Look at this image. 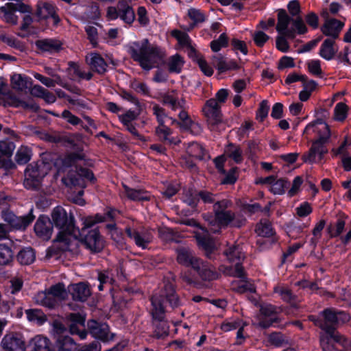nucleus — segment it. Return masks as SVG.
I'll list each match as a JSON object with an SVG mask.
<instances>
[{"mask_svg":"<svg viewBox=\"0 0 351 351\" xmlns=\"http://www.w3.org/2000/svg\"><path fill=\"white\" fill-rule=\"evenodd\" d=\"M165 298L172 308L180 305L179 298L176 293L173 285L170 282L165 285L161 295H154L152 298L153 324L155 327V335L158 338L166 336L169 333V326L165 320V306L163 305Z\"/></svg>","mask_w":351,"mask_h":351,"instance_id":"1","label":"nucleus"},{"mask_svg":"<svg viewBox=\"0 0 351 351\" xmlns=\"http://www.w3.org/2000/svg\"><path fill=\"white\" fill-rule=\"evenodd\" d=\"M52 223L60 230L55 243H58L57 247L62 251L71 250V240H75L80 234L74 224V217L71 213H68L62 206L55 207L51 214Z\"/></svg>","mask_w":351,"mask_h":351,"instance_id":"2","label":"nucleus"},{"mask_svg":"<svg viewBox=\"0 0 351 351\" xmlns=\"http://www.w3.org/2000/svg\"><path fill=\"white\" fill-rule=\"evenodd\" d=\"M129 53L132 58L146 71L165 63V52L158 46L151 45L147 39L141 43H133L129 47Z\"/></svg>","mask_w":351,"mask_h":351,"instance_id":"3","label":"nucleus"},{"mask_svg":"<svg viewBox=\"0 0 351 351\" xmlns=\"http://www.w3.org/2000/svg\"><path fill=\"white\" fill-rule=\"evenodd\" d=\"M105 217H101V215L97 214L94 217H88L84 221V227L80 231V234L75 240H71V246L73 243H76L80 240V243L89 249L91 252H100L104 247L103 241L101 239L98 230L93 229L88 230V228L94 226L96 223L104 221ZM71 250H73L71 247Z\"/></svg>","mask_w":351,"mask_h":351,"instance_id":"4","label":"nucleus"},{"mask_svg":"<svg viewBox=\"0 0 351 351\" xmlns=\"http://www.w3.org/2000/svg\"><path fill=\"white\" fill-rule=\"evenodd\" d=\"M232 203L228 199L217 201L213 205L214 216L209 217L206 220L208 222V230L206 232L218 233L221 228L227 227L235 218V214L227 210Z\"/></svg>","mask_w":351,"mask_h":351,"instance_id":"5","label":"nucleus"},{"mask_svg":"<svg viewBox=\"0 0 351 351\" xmlns=\"http://www.w3.org/2000/svg\"><path fill=\"white\" fill-rule=\"evenodd\" d=\"M322 323H318L319 327L324 331L320 335L340 334L336 328L341 324L350 320V316L343 311H337L332 308H326L321 313Z\"/></svg>","mask_w":351,"mask_h":351,"instance_id":"6","label":"nucleus"},{"mask_svg":"<svg viewBox=\"0 0 351 351\" xmlns=\"http://www.w3.org/2000/svg\"><path fill=\"white\" fill-rule=\"evenodd\" d=\"M44 167L43 162L40 164H30L25 171V179L23 184L29 190L40 191H42V181L46 175V172L42 169Z\"/></svg>","mask_w":351,"mask_h":351,"instance_id":"7","label":"nucleus"},{"mask_svg":"<svg viewBox=\"0 0 351 351\" xmlns=\"http://www.w3.org/2000/svg\"><path fill=\"white\" fill-rule=\"evenodd\" d=\"M224 254L230 262H235V265L234 267H225L221 271L226 275L244 278L245 273L243 267L241 265V261L244 258L242 249L239 245H233L226 250Z\"/></svg>","mask_w":351,"mask_h":351,"instance_id":"8","label":"nucleus"},{"mask_svg":"<svg viewBox=\"0 0 351 351\" xmlns=\"http://www.w3.org/2000/svg\"><path fill=\"white\" fill-rule=\"evenodd\" d=\"M106 17L109 20L120 18L126 24L131 25L135 19V13L127 1L120 0L116 6L107 8Z\"/></svg>","mask_w":351,"mask_h":351,"instance_id":"9","label":"nucleus"},{"mask_svg":"<svg viewBox=\"0 0 351 351\" xmlns=\"http://www.w3.org/2000/svg\"><path fill=\"white\" fill-rule=\"evenodd\" d=\"M84 178L91 182L95 180L94 174L90 170L80 167H77L75 171H69L66 177L62 178V181L69 187L79 186L84 188Z\"/></svg>","mask_w":351,"mask_h":351,"instance_id":"10","label":"nucleus"},{"mask_svg":"<svg viewBox=\"0 0 351 351\" xmlns=\"http://www.w3.org/2000/svg\"><path fill=\"white\" fill-rule=\"evenodd\" d=\"M204 115L211 130H215L216 127L222 121L221 106L215 99H210L206 101L202 108Z\"/></svg>","mask_w":351,"mask_h":351,"instance_id":"11","label":"nucleus"},{"mask_svg":"<svg viewBox=\"0 0 351 351\" xmlns=\"http://www.w3.org/2000/svg\"><path fill=\"white\" fill-rule=\"evenodd\" d=\"M319 341L323 351H343L350 343L341 334L320 335Z\"/></svg>","mask_w":351,"mask_h":351,"instance_id":"12","label":"nucleus"},{"mask_svg":"<svg viewBox=\"0 0 351 351\" xmlns=\"http://www.w3.org/2000/svg\"><path fill=\"white\" fill-rule=\"evenodd\" d=\"M65 319L72 335H77L80 339H84L87 336V331L84 328L85 317L80 313H69L66 315Z\"/></svg>","mask_w":351,"mask_h":351,"instance_id":"13","label":"nucleus"},{"mask_svg":"<svg viewBox=\"0 0 351 351\" xmlns=\"http://www.w3.org/2000/svg\"><path fill=\"white\" fill-rule=\"evenodd\" d=\"M326 144L317 140L313 141L309 151L302 156L303 161L308 163L319 162L328 153Z\"/></svg>","mask_w":351,"mask_h":351,"instance_id":"14","label":"nucleus"},{"mask_svg":"<svg viewBox=\"0 0 351 351\" xmlns=\"http://www.w3.org/2000/svg\"><path fill=\"white\" fill-rule=\"evenodd\" d=\"M3 219L10 226L16 230H25L34 220V216L32 213L22 217H17L10 211L3 212Z\"/></svg>","mask_w":351,"mask_h":351,"instance_id":"15","label":"nucleus"},{"mask_svg":"<svg viewBox=\"0 0 351 351\" xmlns=\"http://www.w3.org/2000/svg\"><path fill=\"white\" fill-rule=\"evenodd\" d=\"M1 347L4 351H25V343L21 335L9 333L3 338Z\"/></svg>","mask_w":351,"mask_h":351,"instance_id":"16","label":"nucleus"},{"mask_svg":"<svg viewBox=\"0 0 351 351\" xmlns=\"http://www.w3.org/2000/svg\"><path fill=\"white\" fill-rule=\"evenodd\" d=\"M88 330L93 337L108 341L113 338V334H110L109 327L106 324L99 323L95 320H89L87 324Z\"/></svg>","mask_w":351,"mask_h":351,"instance_id":"17","label":"nucleus"},{"mask_svg":"<svg viewBox=\"0 0 351 351\" xmlns=\"http://www.w3.org/2000/svg\"><path fill=\"white\" fill-rule=\"evenodd\" d=\"M176 253L178 263L186 267H191L193 269L195 268L201 260L195 256L193 250L187 247H178L176 250Z\"/></svg>","mask_w":351,"mask_h":351,"instance_id":"18","label":"nucleus"},{"mask_svg":"<svg viewBox=\"0 0 351 351\" xmlns=\"http://www.w3.org/2000/svg\"><path fill=\"white\" fill-rule=\"evenodd\" d=\"M34 231L40 238L49 240L53 232V223L50 219L44 215L39 217L34 225Z\"/></svg>","mask_w":351,"mask_h":351,"instance_id":"19","label":"nucleus"},{"mask_svg":"<svg viewBox=\"0 0 351 351\" xmlns=\"http://www.w3.org/2000/svg\"><path fill=\"white\" fill-rule=\"evenodd\" d=\"M343 25L344 23L337 19H327L322 26L321 30L324 35L330 36L335 40L338 38Z\"/></svg>","mask_w":351,"mask_h":351,"instance_id":"20","label":"nucleus"},{"mask_svg":"<svg viewBox=\"0 0 351 351\" xmlns=\"http://www.w3.org/2000/svg\"><path fill=\"white\" fill-rule=\"evenodd\" d=\"M203 280H213L219 277L217 272L215 271L214 267L206 262L202 260L193 269Z\"/></svg>","mask_w":351,"mask_h":351,"instance_id":"21","label":"nucleus"},{"mask_svg":"<svg viewBox=\"0 0 351 351\" xmlns=\"http://www.w3.org/2000/svg\"><path fill=\"white\" fill-rule=\"evenodd\" d=\"M69 291L74 300L80 302L86 301L91 294L88 285L84 282L71 285Z\"/></svg>","mask_w":351,"mask_h":351,"instance_id":"22","label":"nucleus"},{"mask_svg":"<svg viewBox=\"0 0 351 351\" xmlns=\"http://www.w3.org/2000/svg\"><path fill=\"white\" fill-rule=\"evenodd\" d=\"M36 15L39 19H45L49 17H52L55 24L58 23L60 21L54 6L47 2H39L37 4Z\"/></svg>","mask_w":351,"mask_h":351,"instance_id":"23","label":"nucleus"},{"mask_svg":"<svg viewBox=\"0 0 351 351\" xmlns=\"http://www.w3.org/2000/svg\"><path fill=\"white\" fill-rule=\"evenodd\" d=\"M311 128H314V132L318 134L319 138L317 139V141H322V143H328L330 137V130L328 124L322 119H317L309 123L306 129L308 130Z\"/></svg>","mask_w":351,"mask_h":351,"instance_id":"24","label":"nucleus"},{"mask_svg":"<svg viewBox=\"0 0 351 351\" xmlns=\"http://www.w3.org/2000/svg\"><path fill=\"white\" fill-rule=\"evenodd\" d=\"M86 60L92 71L101 75L106 71L107 64L99 54L90 53L89 56H86Z\"/></svg>","mask_w":351,"mask_h":351,"instance_id":"25","label":"nucleus"},{"mask_svg":"<svg viewBox=\"0 0 351 351\" xmlns=\"http://www.w3.org/2000/svg\"><path fill=\"white\" fill-rule=\"evenodd\" d=\"M36 47L43 51L50 53L59 52L62 49V43L56 39H43L36 42Z\"/></svg>","mask_w":351,"mask_h":351,"instance_id":"26","label":"nucleus"},{"mask_svg":"<svg viewBox=\"0 0 351 351\" xmlns=\"http://www.w3.org/2000/svg\"><path fill=\"white\" fill-rule=\"evenodd\" d=\"M335 43L334 39H326L321 46L319 56L326 60H332L337 52V49L335 47Z\"/></svg>","mask_w":351,"mask_h":351,"instance_id":"27","label":"nucleus"},{"mask_svg":"<svg viewBox=\"0 0 351 351\" xmlns=\"http://www.w3.org/2000/svg\"><path fill=\"white\" fill-rule=\"evenodd\" d=\"M36 301L37 303L50 308H54L59 302L47 291L38 293L36 296Z\"/></svg>","mask_w":351,"mask_h":351,"instance_id":"28","label":"nucleus"},{"mask_svg":"<svg viewBox=\"0 0 351 351\" xmlns=\"http://www.w3.org/2000/svg\"><path fill=\"white\" fill-rule=\"evenodd\" d=\"M123 187L124 189L125 195L131 200L141 201L149 199L147 193L144 190L132 189L125 184H123Z\"/></svg>","mask_w":351,"mask_h":351,"instance_id":"29","label":"nucleus"},{"mask_svg":"<svg viewBox=\"0 0 351 351\" xmlns=\"http://www.w3.org/2000/svg\"><path fill=\"white\" fill-rule=\"evenodd\" d=\"M125 233L128 237L134 241L136 245L143 249L146 248L147 245L150 242V239L148 237L141 236L138 231L130 227L126 228Z\"/></svg>","mask_w":351,"mask_h":351,"instance_id":"30","label":"nucleus"},{"mask_svg":"<svg viewBox=\"0 0 351 351\" xmlns=\"http://www.w3.org/2000/svg\"><path fill=\"white\" fill-rule=\"evenodd\" d=\"M32 351H50L49 340L43 336L37 335L30 342Z\"/></svg>","mask_w":351,"mask_h":351,"instance_id":"31","label":"nucleus"},{"mask_svg":"<svg viewBox=\"0 0 351 351\" xmlns=\"http://www.w3.org/2000/svg\"><path fill=\"white\" fill-rule=\"evenodd\" d=\"M292 19L293 18L288 15L285 10L279 9L278 10V22L276 27L277 32L280 33L286 30Z\"/></svg>","mask_w":351,"mask_h":351,"instance_id":"32","label":"nucleus"},{"mask_svg":"<svg viewBox=\"0 0 351 351\" xmlns=\"http://www.w3.org/2000/svg\"><path fill=\"white\" fill-rule=\"evenodd\" d=\"M227 156L232 158L236 163H241L243 161L242 149L239 145L229 143L225 149Z\"/></svg>","mask_w":351,"mask_h":351,"instance_id":"33","label":"nucleus"},{"mask_svg":"<svg viewBox=\"0 0 351 351\" xmlns=\"http://www.w3.org/2000/svg\"><path fill=\"white\" fill-rule=\"evenodd\" d=\"M25 314L29 321L42 325L47 322L46 315L40 309H28L25 311Z\"/></svg>","mask_w":351,"mask_h":351,"instance_id":"34","label":"nucleus"},{"mask_svg":"<svg viewBox=\"0 0 351 351\" xmlns=\"http://www.w3.org/2000/svg\"><path fill=\"white\" fill-rule=\"evenodd\" d=\"M17 260L21 265H30L35 260V253L32 248L21 250L17 254Z\"/></svg>","mask_w":351,"mask_h":351,"instance_id":"35","label":"nucleus"},{"mask_svg":"<svg viewBox=\"0 0 351 351\" xmlns=\"http://www.w3.org/2000/svg\"><path fill=\"white\" fill-rule=\"evenodd\" d=\"M184 60L179 54L171 56L168 60V69L170 73H180Z\"/></svg>","mask_w":351,"mask_h":351,"instance_id":"36","label":"nucleus"},{"mask_svg":"<svg viewBox=\"0 0 351 351\" xmlns=\"http://www.w3.org/2000/svg\"><path fill=\"white\" fill-rule=\"evenodd\" d=\"M58 351H72L75 349V343L69 336L60 337L57 341Z\"/></svg>","mask_w":351,"mask_h":351,"instance_id":"37","label":"nucleus"},{"mask_svg":"<svg viewBox=\"0 0 351 351\" xmlns=\"http://www.w3.org/2000/svg\"><path fill=\"white\" fill-rule=\"evenodd\" d=\"M232 289L236 292L243 293L247 291L255 292L254 286L247 281H234L232 282Z\"/></svg>","mask_w":351,"mask_h":351,"instance_id":"38","label":"nucleus"},{"mask_svg":"<svg viewBox=\"0 0 351 351\" xmlns=\"http://www.w3.org/2000/svg\"><path fill=\"white\" fill-rule=\"evenodd\" d=\"M12 86L14 89L23 91L28 88V82L21 74H14L11 79Z\"/></svg>","mask_w":351,"mask_h":351,"instance_id":"39","label":"nucleus"},{"mask_svg":"<svg viewBox=\"0 0 351 351\" xmlns=\"http://www.w3.org/2000/svg\"><path fill=\"white\" fill-rule=\"evenodd\" d=\"M186 152L191 157L203 159L204 155V150L203 147L198 143L193 142L189 144Z\"/></svg>","mask_w":351,"mask_h":351,"instance_id":"40","label":"nucleus"},{"mask_svg":"<svg viewBox=\"0 0 351 351\" xmlns=\"http://www.w3.org/2000/svg\"><path fill=\"white\" fill-rule=\"evenodd\" d=\"M256 232L258 235L262 237H268L274 234L271 223L267 220L261 221L260 223L256 226Z\"/></svg>","mask_w":351,"mask_h":351,"instance_id":"41","label":"nucleus"},{"mask_svg":"<svg viewBox=\"0 0 351 351\" xmlns=\"http://www.w3.org/2000/svg\"><path fill=\"white\" fill-rule=\"evenodd\" d=\"M47 291H49V293H50L58 301L64 300L67 294L64 286L62 283L56 284L51 287Z\"/></svg>","mask_w":351,"mask_h":351,"instance_id":"42","label":"nucleus"},{"mask_svg":"<svg viewBox=\"0 0 351 351\" xmlns=\"http://www.w3.org/2000/svg\"><path fill=\"white\" fill-rule=\"evenodd\" d=\"M274 292L281 295L282 300L290 303L293 304L296 300V296L294 295L290 289L278 286L274 288Z\"/></svg>","mask_w":351,"mask_h":351,"instance_id":"43","label":"nucleus"},{"mask_svg":"<svg viewBox=\"0 0 351 351\" xmlns=\"http://www.w3.org/2000/svg\"><path fill=\"white\" fill-rule=\"evenodd\" d=\"M197 240L198 244L202 247L207 253H210L215 247V243L213 240L209 237L207 234L206 235H197Z\"/></svg>","mask_w":351,"mask_h":351,"instance_id":"44","label":"nucleus"},{"mask_svg":"<svg viewBox=\"0 0 351 351\" xmlns=\"http://www.w3.org/2000/svg\"><path fill=\"white\" fill-rule=\"evenodd\" d=\"M13 258V254L10 247L5 245L0 244V265H5L9 264Z\"/></svg>","mask_w":351,"mask_h":351,"instance_id":"45","label":"nucleus"},{"mask_svg":"<svg viewBox=\"0 0 351 351\" xmlns=\"http://www.w3.org/2000/svg\"><path fill=\"white\" fill-rule=\"evenodd\" d=\"M348 111V106L342 102L338 103L335 108L334 119L339 121L346 119Z\"/></svg>","mask_w":351,"mask_h":351,"instance_id":"46","label":"nucleus"},{"mask_svg":"<svg viewBox=\"0 0 351 351\" xmlns=\"http://www.w3.org/2000/svg\"><path fill=\"white\" fill-rule=\"evenodd\" d=\"M156 133L162 141L169 144L172 143V141L169 137L171 134L172 131L166 125H159L157 127L156 129Z\"/></svg>","mask_w":351,"mask_h":351,"instance_id":"47","label":"nucleus"},{"mask_svg":"<svg viewBox=\"0 0 351 351\" xmlns=\"http://www.w3.org/2000/svg\"><path fill=\"white\" fill-rule=\"evenodd\" d=\"M163 104L168 105L173 110H176L177 108H182V104L180 101L171 94H165L162 96Z\"/></svg>","mask_w":351,"mask_h":351,"instance_id":"48","label":"nucleus"},{"mask_svg":"<svg viewBox=\"0 0 351 351\" xmlns=\"http://www.w3.org/2000/svg\"><path fill=\"white\" fill-rule=\"evenodd\" d=\"M84 155L80 153H71L66 155L62 159V165L64 167H71L75 164L77 160H83Z\"/></svg>","mask_w":351,"mask_h":351,"instance_id":"49","label":"nucleus"},{"mask_svg":"<svg viewBox=\"0 0 351 351\" xmlns=\"http://www.w3.org/2000/svg\"><path fill=\"white\" fill-rule=\"evenodd\" d=\"M269 341L275 346H283L288 343L286 337L280 332H273L269 335Z\"/></svg>","mask_w":351,"mask_h":351,"instance_id":"50","label":"nucleus"},{"mask_svg":"<svg viewBox=\"0 0 351 351\" xmlns=\"http://www.w3.org/2000/svg\"><path fill=\"white\" fill-rule=\"evenodd\" d=\"M69 65V71L71 80H75L77 77L80 80L84 79V73L80 69V66L76 63L70 62Z\"/></svg>","mask_w":351,"mask_h":351,"instance_id":"51","label":"nucleus"},{"mask_svg":"<svg viewBox=\"0 0 351 351\" xmlns=\"http://www.w3.org/2000/svg\"><path fill=\"white\" fill-rule=\"evenodd\" d=\"M227 45L228 37L224 33L220 35L219 39L215 40L210 43V47L215 52L219 51L221 47H226Z\"/></svg>","mask_w":351,"mask_h":351,"instance_id":"52","label":"nucleus"},{"mask_svg":"<svg viewBox=\"0 0 351 351\" xmlns=\"http://www.w3.org/2000/svg\"><path fill=\"white\" fill-rule=\"evenodd\" d=\"M199 201V197L197 195V192H193L191 190H189L185 193V197L184 199V202L191 206L192 208H195L197 205V202Z\"/></svg>","mask_w":351,"mask_h":351,"instance_id":"53","label":"nucleus"},{"mask_svg":"<svg viewBox=\"0 0 351 351\" xmlns=\"http://www.w3.org/2000/svg\"><path fill=\"white\" fill-rule=\"evenodd\" d=\"M288 182L284 179H279L276 182H273L271 187V191L274 194H282L285 193V188L287 187Z\"/></svg>","mask_w":351,"mask_h":351,"instance_id":"54","label":"nucleus"},{"mask_svg":"<svg viewBox=\"0 0 351 351\" xmlns=\"http://www.w3.org/2000/svg\"><path fill=\"white\" fill-rule=\"evenodd\" d=\"M30 159L29 151L26 148L21 147L18 150L15 156V160L19 165L27 163Z\"/></svg>","mask_w":351,"mask_h":351,"instance_id":"55","label":"nucleus"},{"mask_svg":"<svg viewBox=\"0 0 351 351\" xmlns=\"http://www.w3.org/2000/svg\"><path fill=\"white\" fill-rule=\"evenodd\" d=\"M293 25L295 27V29L299 34H305L307 32V27L300 16H298L295 18H293L291 20Z\"/></svg>","mask_w":351,"mask_h":351,"instance_id":"56","label":"nucleus"},{"mask_svg":"<svg viewBox=\"0 0 351 351\" xmlns=\"http://www.w3.org/2000/svg\"><path fill=\"white\" fill-rule=\"evenodd\" d=\"M14 149V145L10 141H1L0 142V152L3 153L5 157L10 158Z\"/></svg>","mask_w":351,"mask_h":351,"instance_id":"57","label":"nucleus"},{"mask_svg":"<svg viewBox=\"0 0 351 351\" xmlns=\"http://www.w3.org/2000/svg\"><path fill=\"white\" fill-rule=\"evenodd\" d=\"M287 9L292 17L300 16L301 8L298 0H292L287 5Z\"/></svg>","mask_w":351,"mask_h":351,"instance_id":"58","label":"nucleus"},{"mask_svg":"<svg viewBox=\"0 0 351 351\" xmlns=\"http://www.w3.org/2000/svg\"><path fill=\"white\" fill-rule=\"evenodd\" d=\"M276 308L272 305L262 306L260 308V315L258 317H274L276 316Z\"/></svg>","mask_w":351,"mask_h":351,"instance_id":"59","label":"nucleus"},{"mask_svg":"<svg viewBox=\"0 0 351 351\" xmlns=\"http://www.w3.org/2000/svg\"><path fill=\"white\" fill-rule=\"evenodd\" d=\"M188 15L190 19L195 22V23H202L205 20L204 14L202 13L199 10L195 8L190 9L189 10Z\"/></svg>","mask_w":351,"mask_h":351,"instance_id":"60","label":"nucleus"},{"mask_svg":"<svg viewBox=\"0 0 351 351\" xmlns=\"http://www.w3.org/2000/svg\"><path fill=\"white\" fill-rule=\"evenodd\" d=\"M86 32L88 35V38L90 43L96 47L97 45V29L93 26H87L86 27Z\"/></svg>","mask_w":351,"mask_h":351,"instance_id":"61","label":"nucleus"},{"mask_svg":"<svg viewBox=\"0 0 351 351\" xmlns=\"http://www.w3.org/2000/svg\"><path fill=\"white\" fill-rule=\"evenodd\" d=\"M308 70L313 75H321L322 71L319 60H311L308 63Z\"/></svg>","mask_w":351,"mask_h":351,"instance_id":"62","label":"nucleus"},{"mask_svg":"<svg viewBox=\"0 0 351 351\" xmlns=\"http://www.w3.org/2000/svg\"><path fill=\"white\" fill-rule=\"evenodd\" d=\"M171 34L181 45H186L189 44V37L186 34L177 29L173 30Z\"/></svg>","mask_w":351,"mask_h":351,"instance_id":"63","label":"nucleus"},{"mask_svg":"<svg viewBox=\"0 0 351 351\" xmlns=\"http://www.w3.org/2000/svg\"><path fill=\"white\" fill-rule=\"evenodd\" d=\"M254 41L258 47H262L269 40V37L262 31H258L254 34Z\"/></svg>","mask_w":351,"mask_h":351,"instance_id":"64","label":"nucleus"}]
</instances>
